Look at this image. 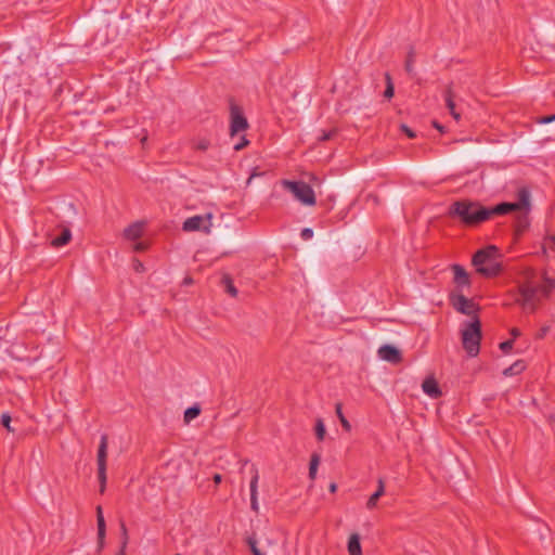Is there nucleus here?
Masks as SVG:
<instances>
[{
  "label": "nucleus",
  "mask_w": 555,
  "mask_h": 555,
  "mask_svg": "<svg viewBox=\"0 0 555 555\" xmlns=\"http://www.w3.org/2000/svg\"><path fill=\"white\" fill-rule=\"evenodd\" d=\"M531 208L530 194L526 189L518 193V201L515 203H503L492 210L483 208L475 202H456L453 204L451 214L460 217L467 224H475L487 220L492 214H507L515 211L521 222Z\"/></svg>",
  "instance_id": "nucleus-1"
},
{
  "label": "nucleus",
  "mask_w": 555,
  "mask_h": 555,
  "mask_svg": "<svg viewBox=\"0 0 555 555\" xmlns=\"http://www.w3.org/2000/svg\"><path fill=\"white\" fill-rule=\"evenodd\" d=\"M555 281L544 271L526 268L519 280L517 304L525 311H534L541 299L550 294Z\"/></svg>",
  "instance_id": "nucleus-2"
},
{
  "label": "nucleus",
  "mask_w": 555,
  "mask_h": 555,
  "mask_svg": "<svg viewBox=\"0 0 555 555\" xmlns=\"http://www.w3.org/2000/svg\"><path fill=\"white\" fill-rule=\"evenodd\" d=\"M500 254L495 246L478 250L473 257V266L485 276H494L501 270Z\"/></svg>",
  "instance_id": "nucleus-3"
},
{
  "label": "nucleus",
  "mask_w": 555,
  "mask_h": 555,
  "mask_svg": "<svg viewBox=\"0 0 555 555\" xmlns=\"http://www.w3.org/2000/svg\"><path fill=\"white\" fill-rule=\"evenodd\" d=\"M462 344L466 352L470 357H476L479 352V344L481 339L480 323L477 319H473L463 325L461 331Z\"/></svg>",
  "instance_id": "nucleus-4"
},
{
  "label": "nucleus",
  "mask_w": 555,
  "mask_h": 555,
  "mask_svg": "<svg viewBox=\"0 0 555 555\" xmlns=\"http://www.w3.org/2000/svg\"><path fill=\"white\" fill-rule=\"evenodd\" d=\"M282 185L287 189L302 205L313 206L315 204L314 192L306 182L283 180Z\"/></svg>",
  "instance_id": "nucleus-5"
},
{
  "label": "nucleus",
  "mask_w": 555,
  "mask_h": 555,
  "mask_svg": "<svg viewBox=\"0 0 555 555\" xmlns=\"http://www.w3.org/2000/svg\"><path fill=\"white\" fill-rule=\"evenodd\" d=\"M212 219L214 216L210 212L205 215H196L188 218L183 222L182 229L185 232L201 231L205 234H210L212 228Z\"/></svg>",
  "instance_id": "nucleus-6"
},
{
  "label": "nucleus",
  "mask_w": 555,
  "mask_h": 555,
  "mask_svg": "<svg viewBox=\"0 0 555 555\" xmlns=\"http://www.w3.org/2000/svg\"><path fill=\"white\" fill-rule=\"evenodd\" d=\"M143 230L144 222L142 221H137L124 230V237L130 242H133V249L135 251L145 250L149 246V243L146 242H137V240L142 236Z\"/></svg>",
  "instance_id": "nucleus-7"
},
{
  "label": "nucleus",
  "mask_w": 555,
  "mask_h": 555,
  "mask_svg": "<svg viewBox=\"0 0 555 555\" xmlns=\"http://www.w3.org/2000/svg\"><path fill=\"white\" fill-rule=\"evenodd\" d=\"M451 301L454 309H456L461 313L474 315L475 312L477 311V307L475 306V304L460 293H454L451 296Z\"/></svg>",
  "instance_id": "nucleus-8"
},
{
  "label": "nucleus",
  "mask_w": 555,
  "mask_h": 555,
  "mask_svg": "<svg viewBox=\"0 0 555 555\" xmlns=\"http://www.w3.org/2000/svg\"><path fill=\"white\" fill-rule=\"evenodd\" d=\"M108 439L106 435H103L100 440L96 464H98V477L103 479L104 472H106V457H107Z\"/></svg>",
  "instance_id": "nucleus-9"
},
{
  "label": "nucleus",
  "mask_w": 555,
  "mask_h": 555,
  "mask_svg": "<svg viewBox=\"0 0 555 555\" xmlns=\"http://www.w3.org/2000/svg\"><path fill=\"white\" fill-rule=\"evenodd\" d=\"M246 128V119L236 107H233L231 111V135H235Z\"/></svg>",
  "instance_id": "nucleus-10"
},
{
  "label": "nucleus",
  "mask_w": 555,
  "mask_h": 555,
  "mask_svg": "<svg viewBox=\"0 0 555 555\" xmlns=\"http://www.w3.org/2000/svg\"><path fill=\"white\" fill-rule=\"evenodd\" d=\"M378 356L384 361H388V362H392V363H397L401 359L400 351L396 347L390 346V345L382 346L378 349Z\"/></svg>",
  "instance_id": "nucleus-11"
},
{
  "label": "nucleus",
  "mask_w": 555,
  "mask_h": 555,
  "mask_svg": "<svg viewBox=\"0 0 555 555\" xmlns=\"http://www.w3.org/2000/svg\"><path fill=\"white\" fill-rule=\"evenodd\" d=\"M452 270L454 273V283L456 284V287L459 289L469 286V284H470L469 274L463 267H461L459 264H454V266H452Z\"/></svg>",
  "instance_id": "nucleus-12"
},
{
  "label": "nucleus",
  "mask_w": 555,
  "mask_h": 555,
  "mask_svg": "<svg viewBox=\"0 0 555 555\" xmlns=\"http://www.w3.org/2000/svg\"><path fill=\"white\" fill-rule=\"evenodd\" d=\"M96 520H98V539H99V547H103L104 539H105V520L102 512V507H96Z\"/></svg>",
  "instance_id": "nucleus-13"
},
{
  "label": "nucleus",
  "mask_w": 555,
  "mask_h": 555,
  "mask_svg": "<svg viewBox=\"0 0 555 555\" xmlns=\"http://www.w3.org/2000/svg\"><path fill=\"white\" fill-rule=\"evenodd\" d=\"M385 494V481L383 478L378 479L377 490L369 498L366 507L369 509L375 508L377 501Z\"/></svg>",
  "instance_id": "nucleus-14"
},
{
  "label": "nucleus",
  "mask_w": 555,
  "mask_h": 555,
  "mask_svg": "<svg viewBox=\"0 0 555 555\" xmlns=\"http://www.w3.org/2000/svg\"><path fill=\"white\" fill-rule=\"evenodd\" d=\"M423 391L429 397L437 398L441 395L437 382L434 378H427L422 385Z\"/></svg>",
  "instance_id": "nucleus-15"
},
{
  "label": "nucleus",
  "mask_w": 555,
  "mask_h": 555,
  "mask_svg": "<svg viewBox=\"0 0 555 555\" xmlns=\"http://www.w3.org/2000/svg\"><path fill=\"white\" fill-rule=\"evenodd\" d=\"M347 548L349 555H362L360 535L358 533L350 534Z\"/></svg>",
  "instance_id": "nucleus-16"
},
{
  "label": "nucleus",
  "mask_w": 555,
  "mask_h": 555,
  "mask_svg": "<svg viewBox=\"0 0 555 555\" xmlns=\"http://www.w3.org/2000/svg\"><path fill=\"white\" fill-rule=\"evenodd\" d=\"M72 233L68 229H63L62 234L57 237H54L51 244L55 247H61L67 244L70 241Z\"/></svg>",
  "instance_id": "nucleus-17"
},
{
  "label": "nucleus",
  "mask_w": 555,
  "mask_h": 555,
  "mask_svg": "<svg viewBox=\"0 0 555 555\" xmlns=\"http://www.w3.org/2000/svg\"><path fill=\"white\" fill-rule=\"evenodd\" d=\"M444 101L449 112H455L454 91L451 86H448L446 89Z\"/></svg>",
  "instance_id": "nucleus-18"
},
{
  "label": "nucleus",
  "mask_w": 555,
  "mask_h": 555,
  "mask_svg": "<svg viewBox=\"0 0 555 555\" xmlns=\"http://www.w3.org/2000/svg\"><path fill=\"white\" fill-rule=\"evenodd\" d=\"M526 365L522 361H516L514 364H512L509 367L505 369L503 374L505 376H513L517 375L520 372L525 370Z\"/></svg>",
  "instance_id": "nucleus-19"
},
{
  "label": "nucleus",
  "mask_w": 555,
  "mask_h": 555,
  "mask_svg": "<svg viewBox=\"0 0 555 555\" xmlns=\"http://www.w3.org/2000/svg\"><path fill=\"white\" fill-rule=\"evenodd\" d=\"M201 413V409L199 406L197 405H193L189 409L185 410L184 412V423L185 424H189L191 423L193 420H195Z\"/></svg>",
  "instance_id": "nucleus-20"
},
{
  "label": "nucleus",
  "mask_w": 555,
  "mask_h": 555,
  "mask_svg": "<svg viewBox=\"0 0 555 555\" xmlns=\"http://www.w3.org/2000/svg\"><path fill=\"white\" fill-rule=\"evenodd\" d=\"M319 464H320V455L318 454H313L311 456V461H310V467H309V477L311 479H314L315 476H317V472H318V467H319Z\"/></svg>",
  "instance_id": "nucleus-21"
},
{
  "label": "nucleus",
  "mask_w": 555,
  "mask_h": 555,
  "mask_svg": "<svg viewBox=\"0 0 555 555\" xmlns=\"http://www.w3.org/2000/svg\"><path fill=\"white\" fill-rule=\"evenodd\" d=\"M222 284L225 288V291L233 297H235L237 295V289L235 288V286L233 285L232 283V280L229 275H224L222 278Z\"/></svg>",
  "instance_id": "nucleus-22"
},
{
  "label": "nucleus",
  "mask_w": 555,
  "mask_h": 555,
  "mask_svg": "<svg viewBox=\"0 0 555 555\" xmlns=\"http://www.w3.org/2000/svg\"><path fill=\"white\" fill-rule=\"evenodd\" d=\"M335 412H336V415L337 417L339 418L340 421V424L341 426L346 429V430H350L351 429V425L350 423L348 422V420L344 416L343 414V411H341V403H337L336 404V409H335Z\"/></svg>",
  "instance_id": "nucleus-23"
},
{
  "label": "nucleus",
  "mask_w": 555,
  "mask_h": 555,
  "mask_svg": "<svg viewBox=\"0 0 555 555\" xmlns=\"http://www.w3.org/2000/svg\"><path fill=\"white\" fill-rule=\"evenodd\" d=\"M315 435L318 440H323L325 438L326 429L322 418L315 420Z\"/></svg>",
  "instance_id": "nucleus-24"
},
{
  "label": "nucleus",
  "mask_w": 555,
  "mask_h": 555,
  "mask_svg": "<svg viewBox=\"0 0 555 555\" xmlns=\"http://www.w3.org/2000/svg\"><path fill=\"white\" fill-rule=\"evenodd\" d=\"M258 480H259L258 470L254 469L253 478H251L250 485H249L250 495L258 494Z\"/></svg>",
  "instance_id": "nucleus-25"
},
{
  "label": "nucleus",
  "mask_w": 555,
  "mask_h": 555,
  "mask_svg": "<svg viewBox=\"0 0 555 555\" xmlns=\"http://www.w3.org/2000/svg\"><path fill=\"white\" fill-rule=\"evenodd\" d=\"M247 544L254 555H264L263 552L258 547L257 541L253 537L247 539Z\"/></svg>",
  "instance_id": "nucleus-26"
},
{
  "label": "nucleus",
  "mask_w": 555,
  "mask_h": 555,
  "mask_svg": "<svg viewBox=\"0 0 555 555\" xmlns=\"http://www.w3.org/2000/svg\"><path fill=\"white\" fill-rule=\"evenodd\" d=\"M386 82H387V88L385 90V96L390 99L393 96V85H392L391 78L388 74L386 75Z\"/></svg>",
  "instance_id": "nucleus-27"
},
{
  "label": "nucleus",
  "mask_w": 555,
  "mask_h": 555,
  "mask_svg": "<svg viewBox=\"0 0 555 555\" xmlns=\"http://www.w3.org/2000/svg\"><path fill=\"white\" fill-rule=\"evenodd\" d=\"M413 56H414V52H413V50H411L409 52L408 59L405 61V69L410 74L413 72Z\"/></svg>",
  "instance_id": "nucleus-28"
},
{
  "label": "nucleus",
  "mask_w": 555,
  "mask_h": 555,
  "mask_svg": "<svg viewBox=\"0 0 555 555\" xmlns=\"http://www.w3.org/2000/svg\"><path fill=\"white\" fill-rule=\"evenodd\" d=\"M1 423L2 425L10 431H13V428L11 427V416L7 413L2 414L1 416Z\"/></svg>",
  "instance_id": "nucleus-29"
},
{
  "label": "nucleus",
  "mask_w": 555,
  "mask_h": 555,
  "mask_svg": "<svg viewBox=\"0 0 555 555\" xmlns=\"http://www.w3.org/2000/svg\"><path fill=\"white\" fill-rule=\"evenodd\" d=\"M300 236H301V237H302V240H305V241H308V240L312 238V236H313V231H312V229H310V228H305V229L301 231Z\"/></svg>",
  "instance_id": "nucleus-30"
},
{
  "label": "nucleus",
  "mask_w": 555,
  "mask_h": 555,
  "mask_svg": "<svg viewBox=\"0 0 555 555\" xmlns=\"http://www.w3.org/2000/svg\"><path fill=\"white\" fill-rule=\"evenodd\" d=\"M250 506L254 512L259 511L258 494L250 495Z\"/></svg>",
  "instance_id": "nucleus-31"
},
{
  "label": "nucleus",
  "mask_w": 555,
  "mask_h": 555,
  "mask_svg": "<svg viewBox=\"0 0 555 555\" xmlns=\"http://www.w3.org/2000/svg\"><path fill=\"white\" fill-rule=\"evenodd\" d=\"M555 121V114L546 117H542L538 120L539 124H550Z\"/></svg>",
  "instance_id": "nucleus-32"
},
{
  "label": "nucleus",
  "mask_w": 555,
  "mask_h": 555,
  "mask_svg": "<svg viewBox=\"0 0 555 555\" xmlns=\"http://www.w3.org/2000/svg\"><path fill=\"white\" fill-rule=\"evenodd\" d=\"M98 478H99V481H100V491L103 493L104 490H105V485H106V472H104L103 479L101 477H98Z\"/></svg>",
  "instance_id": "nucleus-33"
},
{
  "label": "nucleus",
  "mask_w": 555,
  "mask_h": 555,
  "mask_svg": "<svg viewBox=\"0 0 555 555\" xmlns=\"http://www.w3.org/2000/svg\"><path fill=\"white\" fill-rule=\"evenodd\" d=\"M512 344H513V343H512L511 340L504 341V343H502V344L500 345V348H501L503 351L507 352V351L512 348Z\"/></svg>",
  "instance_id": "nucleus-34"
},
{
  "label": "nucleus",
  "mask_w": 555,
  "mask_h": 555,
  "mask_svg": "<svg viewBox=\"0 0 555 555\" xmlns=\"http://www.w3.org/2000/svg\"><path fill=\"white\" fill-rule=\"evenodd\" d=\"M401 129H402V131H404L406 133V135L409 138H414L415 137V133L410 128H408L405 125H402Z\"/></svg>",
  "instance_id": "nucleus-35"
},
{
  "label": "nucleus",
  "mask_w": 555,
  "mask_h": 555,
  "mask_svg": "<svg viewBox=\"0 0 555 555\" xmlns=\"http://www.w3.org/2000/svg\"><path fill=\"white\" fill-rule=\"evenodd\" d=\"M261 176V172H259L257 169H254L253 173L250 175V177L248 178L247 180V185H249L251 183V180L255 178V177H259Z\"/></svg>",
  "instance_id": "nucleus-36"
},
{
  "label": "nucleus",
  "mask_w": 555,
  "mask_h": 555,
  "mask_svg": "<svg viewBox=\"0 0 555 555\" xmlns=\"http://www.w3.org/2000/svg\"><path fill=\"white\" fill-rule=\"evenodd\" d=\"M247 144H248V141H247V140H243L242 142H240V143L235 144L234 149H235L236 151H240V150H242L244 146H246Z\"/></svg>",
  "instance_id": "nucleus-37"
},
{
  "label": "nucleus",
  "mask_w": 555,
  "mask_h": 555,
  "mask_svg": "<svg viewBox=\"0 0 555 555\" xmlns=\"http://www.w3.org/2000/svg\"><path fill=\"white\" fill-rule=\"evenodd\" d=\"M134 269L137 271H141V270H143V264L140 261H135L134 262Z\"/></svg>",
  "instance_id": "nucleus-38"
},
{
  "label": "nucleus",
  "mask_w": 555,
  "mask_h": 555,
  "mask_svg": "<svg viewBox=\"0 0 555 555\" xmlns=\"http://www.w3.org/2000/svg\"><path fill=\"white\" fill-rule=\"evenodd\" d=\"M451 116L456 120L459 121L461 119V115L455 111V112H452L450 113Z\"/></svg>",
  "instance_id": "nucleus-39"
},
{
  "label": "nucleus",
  "mask_w": 555,
  "mask_h": 555,
  "mask_svg": "<svg viewBox=\"0 0 555 555\" xmlns=\"http://www.w3.org/2000/svg\"><path fill=\"white\" fill-rule=\"evenodd\" d=\"M221 480H222L221 475L216 474V475L214 476V481H215L217 485H218V483H220V482H221Z\"/></svg>",
  "instance_id": "nucleus-40"
},
{
  "label": "nucleus",
  "mask_w": 555,
  "mask_h": 555,
  "mask_svg": "<svg viewBox=\"0 0 555 555\" xmlns=\"http://www.w3.org/2000/svg\"><path fill=\"white\" fill-rule=\"evenodd\" d=\"M434 126H435V128H436V129H438L439 131H441V132H443V131H444V128H443L441 125H439L438 122H434Z\"/></svg>",
  "instance_id": "nucleus-41"
},
{
  "label": "nucleus",
  "mask_w": 555,
  "mask_h": 555,
  "mask_svg": "<svg viewBox=\"0 0 555 555\" xmlns=\"http://www.w3.org/2000/svg\"><path fill=\"white\" fill-rule=\"evenodd\" d=\"M336 490H337V486H336V483H331V485H330V491H331V492H335Z\"/></svg>",
  "instance_id": "nucleus-42"
},
{
  "label": "nucleus",
  "mask_w": 555,
  "mask_h": 555,
  "mask_svg": "<svg viewBox=\"0 0 555 555\" xmlns=\"http://www.w3.org/2000/svg\"><path fill=\"white\" fill-rule=\"evenodd\" d=\"M267 544H268L269 546H274V545H275V541H274V540H272V539H267Z\"/></svg>",
  "instance_id": "nucleus-43"
},
{
  "label": "nucleus",
  "mask_w": 555,
  "mask_h": 555,
  "mask_svg": "<svg viewBox=\"0 0 555 555\" xmlns=\"http://www.w3.org/2000/svg\"><path fill=\"white\" fill-rule=\"evenodd\" d=\"M125 546H126V541H124V543H122L121 551H120V554H119V555H124Z\"/></svg>",
  "instance_id": "nucleus-44"
},
{
  "label": "nucleus",
  "mask_w": 555,
  "mask_h": 555,
  "mask_svg": "<svg viewBox=\"0 0 555 555\" xmlns=\"http://www.w3.org/2000/svg\"><path fill=\"white\" fill-rule=\"evenodd\" d=\"M184 283H185V284H191V283H192V279H190V278L185 279V280H184Z\"/></svg>",
  "instance_id": "nucleus-45"
},
{
  "label": "nucleus",
  "mask_w": 555,
  "mask_h": 555,
  "mask_svg": "<svg viewBox=\"0 0 555 555\" xmlns=\"http://www.w3.org/2000/svg\"><path fill=\"white\" fill-rule=\"evenodd\" d=\"M206 146H207V145H206V144H204V143H201V145H199V147H201V149H206Z\"/></svg>",
  "instance_id": "nucleus-46"
},
{
  "label": "nucleus",
  "mask_w": 555,
  "mask_h": 555,
  "mask_svg": "<svg viewBox=\"0 0 555 555\" xmlns=\"http://www.w3.org/2000/svg\"><path fill=\"white\" fill-rule=\"evenodd\" d=\"M551 241H552V242H555V236H552V237H551Z\"/></svg>",
  "instance_id": "nucleus-47"
},
{
  "label": "nucleus",
  "mask_w": 555,
  "mask_h": 555,
  "mask_svg": "<svg viewBox=\"0 0 555 555\" xmlns=\"http://www.w3.org/2000/svg\"><path fill=\"white\" fill-rule=\"evenodd\" d=\"M552 422H554V423H555V418H553V420H552Z\"/></svg>",
  "instance_id": "nucleus-48"
}]
</instances>
